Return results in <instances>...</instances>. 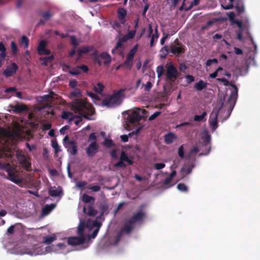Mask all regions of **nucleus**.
I'll use <instances>...</instances> for the list:
<instances>
[{"instance_id": "obj_51", "label": "nucleus", "mask_w": 260, "mask_h": 260, "mask_svg": "<svg viewBox=\"0 0 260 260\" xmlns=\"http://www.w3.org/2000/svg\"><path fill=\"white\" fill-rule=\"evenodd\" d=\"M143 86H144V90L145 91H149L152 87V84L149 81L145 84H143Z\"/></svg>"}, {"instance_id": "obj_50", "label": "nucleus", "mask_w": 260, "mask_h": 260, "mask_svg": "<svg viewBox=\"0 0 260 260\" xmlns=\"http://www.w3.org/2000/svg\"><path fill=\"white\" fill-rule=\"evenodd\" d=\"M114 167H115V168H124L126 167V165L124 164V161L120 159V160L118 162L114 165Z\"/></svg>"}, {"instance_id": "obj_36", "label": "nucleus", "mask_w": 260, "mask_h": 260, "mask_svg": "<svg viewBox=\"0 0 260 260\" xmlns=\"http://www.w3.org/2000/svg\"><path fill=\"white\" fill-rule=\"evenodd\" d=\"M104 86L101 82H99L96 85L94 86L93 89L95 92L99 93H102Z\"/></svg>"}, {"instance_id": "obj_53", "label": "nucleus", "mask_w": 260, "mask_h": 260, "mask_svg": "<svg viewBox=\"0 0 260 260\" xmlns=\"http://www.w3.org/2000/svg\"><path fill=\"white\" fill-rule=\"evenodd\" d=\"M161 52H165L164 53V54L162 55H161V58H165L166 57V56L168 55V54L169 53V49H168V47L167 46H164L161 50H160Z\"/></svg>"}, {"instance_id": "obj_9", "label": "nucleus", "mask_w": 260, "mask_h": 260, "mask_svg": "<svg viewBox=\"0 0 260 260\" xmlns=\"http://www.w3.org/2000/svg\"><path fill=\"white\" fill-rule=\"evenodd\" d=\"M142 118V116L141 115L140 111H133L128 114L127 120L129 123L135 124L139 122Z\"/></svg>"}, {"instance_id": "obj_40", "label": "nucleus", "mask_w": 260, "mask_h": 260, "mask_svg": "<svg viewBox=\"0 0 260 260\" xmlns=\"http://www.w3.org/2000/svg\"><path fill=\"white\" fill-rule=\"evenodd\" d=\"M136 32V30H132L130 31H128L126 34H125L124 36L126 37L127 39H128V40L130 39H132L135 36Z\"/></svg>"}, {"instance_id": "obj_37", "label": "nucleus", "mask_w": 260, "mask_h": 260, "mask_svg": "<svg viewBox=\"0 0 260 260\" xmlns=\"http://www.w3.org/2000/svg\"><path fill=\"white\" fill-rule=\"evenodd\" d=\"M84 230V222L80 221L79 225L78 226L77 233L79 236H84L83 231Z\"/></svg>"}, {"instance_id": "obj_22", "label": "nucleus", "mask_w": 260, "mask_h": 260, "mask_svg": "<svg viewBox=\"0 0 260 260\" xmlns=\"http://www.w3.org/2000/svg\"><path fill=\"white\" fill-rule=\"evenodd\" d=\"M49 194L52 197H57L61 196L62 193V190L61 188L56 189L51 187L48 190Z\"/></svg>"}, {"instance_id": "obj_28", "label": "nucleus", "mask_w": 260, "mask_h": 260, "mask_svg": "<svg viewBox=\"0 0 260 260\" xmlns=\"http://www.w3.org/2000/svg\"><path fill=\"white\" fill-rule=\"evenodd\" d=\"M100 57L104 60L105 64H109L111 61V57L107 52H103L101 53Z\"/></svg>"}, {"instance_id": "obj_15", "label": "nucleus", "mask_w": 260, "mask_h": 260, "mask_svg": "<svg viewBox=\"0 0 260 260\" xmlns=\"http://www.w3.org/2000/svg\"><path fill=\"white\" fill-rule=\"evenodd\" d=\"M46 42L45 41H41L39 44L37 50L40 55H49L50 54V51L46 49Z\"/></svg>"}, {"instance_id": "obj_60", "label": "nucleus", "mask_w": 260, "mask_h": 260, "mask_svg": "<svg viewBox=\"0 0 260 260\" xmlns=\"http://www.w3.org/2000/svg\"><path fill=\"white\" fill-rule=\"evenodd\" d=\"M26 0H16V7L17 8H21L25 2Z\"/></svg>"}, {"instance_id": "obj_23", "label": "nucleus", "mask_w": 260, "mask_h": 260, "mask_svg": "<svg viewBox=\"0 0 260 260\" xmlns=\"http://www.w3.org/2000/svg\"><path fill=\"white\" fill-rule=\"evenodd\" d=\"M61 117L62 119L69 120L70 122L73 121L74 118L79 117L75 116L72 112L63 111L62 113Z\"/></svg>"}, {"instance_id": "obj_21", "label": "nucleus", "mask_w": 260, "mask_h": 260, "mask_svg": "<svg viewBox=\"0 0 260 260\" xmlns=\"http://www.w3.org/2000/svg\"><path fill=\"white\" fill-rule=\"evenodd\" d=\"M13 111L17 114H19L26 110L25 106L23 105L17 104L11 106Z\"/></svg>"}, {"instance_id": "obj_54", "label": "nucleus", "mask_w": 260, "mask_h": 260, "mask_svg": "<svg viewBox=\"0 0 260 260\" xmlns=\"http://www.w3.org/2000/svg\"><path fill=\"white\" fill-rule=\"evenodd\" d=\"M161 114L160 111H156L154 112L152 115H151L149 118V121H152L154 120L156 117H157Z\"/></svg>"}, {"instance_id": "obj_6", "label": "nucleus", "mask_w": 260, "mask_h": 260, "mask_svg": "<svg viewBox=\"0 0 260 260\" xmlns=\"http://www.w3.org/2000/svg\"><path fill=\"white\" fill-rule=\"evenodd\" d=\"M179 74L177 69L173 64L167 67L166 76L167 79L170 82H174L178 78Z\"/></svg>"}, {"instance_id": "obj_16", "label": "nucleus", "mask_w": 260, "mask_h": 260, "mask_svg": "<svg viewBox=\"0 0 260 260\" xmlns=\"http://www.w3.org/2000/svg\"><path fill=\"white\" fill-rule=\"evenodd\" d=\"M98 150V146L96 142H91L89 146L86 148V151L88 156H93Z\"/></svg>"}, {"instance_id": "obj_43", "label": "nucleus", "mask_w": 260, "mask_h": 260, "mask_svg": "<svg viewBox=\"0 0 260 260\" xmlns=\"http://www.w3.org/2000/svg\"><path fill=\"white\" fill-rule=\"evenodd\" d=\"M136 32V30H132L130 31H128L126 34H125L124 36L126 37L127 39H128V40L130 39H132L135 36Z\"/></svg>"}, {"instance_id": "obj_35", "label": "nucleus", "mask_w": 260, "mask_h": 260, "mask_svg": "<svg viewBox=\"0 0 260 260\" xmlns=\"http://www.w3.org/2000/svg\"><path fill=\"white\" fill-rule=\"evenodd\" d=\"M207 116V112L204 111L201 115H196L193 117V120L196 121H201L206 120V116Z\"/></svg>"}, {"instance_id": "obj_46", "label": "nucleus", "mask_w": 260, "mask_h": 260, "mask_svg": "<svg viewBox=\"0 0 260 260\" xmlns=\"http://www.w3.org/2000/svg\"><path fill=\"white\" fill-rule=\"evenodd\" d=\"M178 190L181 191L187 192L188 190L187 187L184 183H179L177 185Z\"/></svg>"}, {"instance_id": "obj_55", "label": "nucleus", "mask_w": 260, "mask_h": 260, "mask_svg": "<svg viewBox=\"0 0 260 260\" xmlns=\"http://www.w3.org/2000/svg\"><path fill=\"white\" fill-rule=\"evenodd\" d=\"M123 66L126 67L129 69H131L133 66V61H130L126 58L124 61Z\"/></svg>"}, {"instance_id": "obj_29", "label": "nucleus", "mask_w": 260, "mask_h": 260, "mask_svg": "<svg viewBox=\"0 0 260 260\" xmlns=\"http://www.w3.org/2000/svg\"><path fill=\"white\" fill-rule=\"evenodd\" d=\"M81 201L85 203H89L92 202V204L95 201V198L93 197L87 195L86 193L83 194L81 197Z\"/></svg>"}, {"instance_id": "obj_57", "label": "nucleus", "mask_w": 260, "mask_h": 260, "mask_svg": "<svg viewBox=\"0 0 260 260\" xmlns=\"http://www.w3.org/2000/svg\"><path fill=\"white\" fill-rule=\"evenodd\" d=\"M178 154L180 158H184V147L183 145H181L179 147L178 151Z\"/></svg>"}, {"instance_id": "obj_62", "label": "nucleus", "mask_w": 260, "mask_h": 260, "mask_svg": "<svg viewBox=\"0 0 260 260\" xmlns=\"http://www.w3.org/2000/svg\"><path fill=\"white\" fill-rule=\"evenodd\" d=\"M120 23L117 20H115L112 23V27L115 29H119L121 27Z\"/></svg>"}, {"instance_id": "obj_5", "label": "nucleus", "mask_w": 260, "mask_h": 260, "mask_svg": "<svg viewBox=\"0 0 260 260\" xmlns=\"http://www.w3.org/2000/svg\"><path fill=\"white\" fill-rule=\"evenodd\" d=\"M16 157L19 164L23 168L27 171H31V162L22 151H17Z\"/></svg>"}, {"instance_id": "obj_1", "label": "nucleus", "mask_w": 260, "mask_h": 260, "mask_svg": "<svg viewBox=\"0 0 260 260\" xmlns=\"http://www.w3.org/2000/svg\"><path fill=\"white\" fill-rule=\"evenodd\" d=\"M72 109L75 113L80 114L85 119L92 120L90 116L93 115L95 113V109L92 105L87 102L85 100L81 99L75 100L71 105Z\"/></svg>"}, {"instance_id": "obj_18", "label": "nucleus", "mask_w": 260, "mask_h": 260, "mask_svg": "<svg viewBox=\"0 0 260 260\" xmlns=\"http://www.w3.org/2000/svg\"><path fill=\"white\" fill-rule=\"evenodd\" d=\"M134 223L130 222L128 219L124 224L123 226L121 229V232L123 233H125L127 234H129L133 229Z\"/></svg>"}, {"instance_id": "obj_7", "label": "nucleus", "mask_w": 260, "mask_h": 260, "mask_svg": "<svg viewBox=\"0 0 260 260\" xmlns=\"http://www.w3.org/2000/svg\"><path fill=\"white\" fill-rule=\"evenodd\" d=\"M223 105V103H222L220 107L218 110L214 109L210 115L209 123L212 131H215L218 127L217 117L218 112Z\"/></svg>"}, {"instance_id": "obj_49", "label": "nucleus", "mask_w": 260, "mask_h": 260, "mask_svg": "<svg viewBox=\"0 0 260 260\" xmlns=\"http://www.w3.org/2000/svg\"><path fill=\"white\" fill-rule=\"evenodd\" d=\"M11 51H12V53L13 54H17V53L18 52V48H17V46L16 44V43H15V42L13 41L11 42Z\"/></svg>"}, {"instance_id": "obj_42", "label": "nucleus", "mask_w": 260, "mask_h": 260, "mask_svg": "<svg viewBox=\"0 0 260 260\" xmlns=\"http://www.w3.org/2000/svg\"><path fill=\"white\" fill-rule=\"evenodd\" d=\"M136 32V30H132L130 31H128L126 34H125L124 36L126 37L127 39H128V40L130 39H132L135 36Z\"/></svg>"}, {"instance_id": "obj_64", "label": "nucleus", "mask_w": 260, "mask_h": 260, "mask_svg": "<svg viewBox=\"0 0 260 260\" xmlns=\"http://www.w3.org/2000/svg\"><path fill=\"white\" fill-rule=\"evenodd\" d=\"M154 167L156 170H160L165 167V164L164 163H156L154 165Z\"/></svg>"}, {"instance_id": "obj_20", "label": "nucleus", "mask_w": 260, "mask_h": 260, "mask_svg": "<svg viewBox=\"0 0 260 260\" xmlns=\"http://www.w3.org/2000/svg\"><path fill=\"white\" fill-rule=\"evenodd\" d=\"M176 139V136L175 134L172 133H169L164 136L165 142L167 144L172 143Z\"/></svg>"}, {"instance_id": "obj_8", "label": "nucleus", "mask_w": 260, "mask_h": 260, "mask_svg": "<svg viewBox=\"0 0 260 260\" xmlns=\"http://www.w3.org/2000/svg\"><path fill=\"white\" fill-rule=\"evenodd\" d=\"M145 205H141L140 206V209L136 213H134L132 217L129 219L131 222L134 224L143 219L146 216V213L142 210V209L145 207Z\"/></svg>"}, {"instance_id": "obj_45", "label": "nucleus", "mask_w": 260, "mask_h": 260, "mask_svg": "<svg viewBox=\"0 0 260 260\" xmlns=\"http://www.w3.org/2000/svg\"><path fill=\"white\" fill-rule=\"evenodd\" d=\"M108 206L107 204H101L100 206V210L101 212V215L107 212Z\"/></svg>"}, {"instance_id": "obj_24", "label": "nucleus", "mask_w": 260, "mask_h": 260, "mask_svg": "<svg viewBox=\"0 0 260 260\" xmlns=\"http://www.w3.org/2000/svg\"><path fill=\"white\" fill-rule=\"evenodd\" d=\"M128 41V39L124 35L123 37L119 38L118 41L116 43L115 48L112 50V53H114V51L120 48L122 46V43H125Z\"/></svg>"}, {"instance_id": "obj_38", "label": "nucleus", "mask_w": 260, "mask_h": 260, "mask_svg": "<svg viewBox=\"0 0 260 260\" xmlns=\"http://www.w3.org/2000/svg\"><path fill=\"white\" fill-rule=\"evenodd\" d=\"M51 146L54 149L55 153H57L58 152L61 151L56 139L52 140L51 141Z\"/></svg>"}, {"instance_id": "obj_59", "label": "nucleus", "mask_w": 260, "mask_h": 260, "mask_svg": "<svg viewBox=\"0 0 260 260\" xmlns=\"http://www.w3.org/2000/svg\"><path fill=\"white\" fill-rule=\"evenodd\" d=\"M122 234H123V233L121 231L119 232L117 234V236L115 239V242H114L115 245H117L119 242V241H120V240L122 238Z\"/></svg>"}, {"instance_id": "obj_27", "label": "nucleus", "mask_w": 260, "mask_h": 260, "mask_svg": "<svg viewBox=\"0 0 260 260\" xmlns=\"http://www.w3.org/2000/svg\"><path fill=\"white\" fill-rule=\"evenodd\" d=\"M235 9L238 14H240L244 11V5L242 1L238 0L237 1Z\"/></svg>"}, {"instance_id": "obj_44", "label": "nucleus", "mask_w": 260, "mask_h": 260, "mask_svg": "<svg viewBox=\"0 0 260 260\" xmlns=\"http://www.w3.org/2000/svg\"><path fill=\"white\" fill-rule=\"evenodd\" d=\"M53 58H54V56L53 55H51L48 57H45L43 58H41V60L43 61L42 63L44 65L47 66L48 64V62L49 61H52L53 59Z\"/></svg>"}, {"instance_id": "obj_32", "label": "nucleus", "mask_w": 260, "mask_h": 260, "mask_svg": "<svg viewBox=\"0 0 260 260\" xmlns=\"http://www.w3.org/2000/svg\"><path fill=\"white\" fill-rule=\"evenodd\" d=\"M56 239V236L54 235L52 236H47L43 237V243L46 244H50Z\"/></svg>"}, {"instance_id": "obj_11", "label": "nucleus", "mask_w": 260, "mask_h": 260, "mask_svg": "<svg viewBox=\"0 0 260 260\" xmlns=\"http://www.w3.org/2000/svg\"><path fill=\"white\" fill-rule=\"evenodd\" d=\"M18 69V67L17 64L13 62L4 71L3 74L6 77H11L16 74Z\"/></svg>"}, {"instance_id": "obj_48", "label": "nucleus", "mask_w": 260, "mask_h": 260, "mask_svg": "<svg viewBox=\"0 0 260 260\" xmlns=\"http://www.w3.org/2000/svg\"><path fill=\"white\" fill-rule=\"evenodd\" d=\"M222 70H223V68L221 67H218V68L216 70V71L210 74L209 77L211 78H215L218 75V73L219 71H222Z\"/></svg>"}, {"instance_id": "obj_30", "label": "nucleus", "mask_w": 260, "mask_h": 260, "mask_svg": "<svg viewBox=\"0 0 260 260\" xmlns=\"http://www.w3.org/2000/svg\"><path fill=\"white\" fill-rule=\"evenodd\" d=\"M120 159L124 162H127L129 165H132L133 164V160L129 158L127 154L123 151L121 153Z\"/></svg>"}, {"instance_id": "obj_52", "label": "nucleus", "mask_w": 260, "mask_h": 260, "mask_svg": "<svg viewBox=\"0 0 260 260\" xmlns=\"http://www.w3.org/2000/svg\"><path fill=\"white\" fill-rule=\"evenodd\" d=\"M164 70L162 66H159L156 68V73L158 77H160L163 74Z\"/></svg>"}, {"instance_id": "obj_41", "label": "nucleus", "mask_w": 260, "mask_h": 260, "mask_svg": "<svg viewBox=\"0 0 260 260\" xmlns=\"http://www.w3.org/2000/svg\"><path fill=\"white\" fill-rule=\"evenodd\" d=\"M136 32V30H132L130 31H128L126 34H125L124 36L126 37L127 39H128V40L130 39H132L135 36Z\"/></svg>"}, {"instance_id": "obj_61", "label": "nucleus", "mask_w": 260, "mask_h": 260, "mask_svg": "<svg viewBox=\"0 0 260 260\" xmlns=\"http://www.w3.org/2000/svg\"><path fill=\"white\" fill-rule=\"evenodd\" d=\"M185 78L186 79V81L187 83L188 84L191 83L192 82L194 81V78L192 75H187L185 76Z\"/></svg>"}, {"instance_id": "obj_63", "label": "nucleus", "mask_w": 260, "mask_h": 260, "mask_svg": "<svg viewBox=\"0 0 260 260\" xmlns=\"http://www.w3.org/2000/svg\"><path fill=\"white\" fill-rule=\"evenodd\" d=\"M88 140L89 141H92V142H96V136L95 134L94 133H91L89 136Z\"/></svg>"}, {"instance_id": "obj_19", "label": "nucleus", "mask_w": 260, "mask_h": 260, "mask_svg": "<svg viewBox=\"0 0 260 260\" xmlns=\"http://www.w3.org/2000/svg\"><path fill=\"white\" fill-rule=\"evenodd\" d=\"M88 211L86 212V208L84 207L83 212L84 213H86L89 216H94L98 213V211L93 208V204L88 206Z\"/></svg>"}, {"instance_id": "obj_12", "label": "nucleus", "mask_w": 260, "mask_h": 260, "mask_svg": "<svg viewBox=\"0 0 260 260\" xmlns=\"http://www.w3.org/2000/svg\"><path fill=\"white\" fill-rule=\"evenodd\" d=\"M88 71V67L86 65L82 64L73 68L72 70L69 71V73L72 75L76 76L81 74L82 72L87 73Z\"/></svg>"}, {"instance_id": "obj_17", "label": "nucleus", "mask_w": 260, "mask_h": 260, "mask_svg": "<svg viewBox=\"0 0 260 260\" xmlns=\"http://www.w3.org/2000/svg\"><path fill=\"white\" fill-rule=\"evenodd\" d=\"M117 15L119 20L121 24H124L126 22V20L125 17L127 14L126 10L123 8H119L117 10Z\"/></svg>"}, {"instance_id": "obj_31", "label": "nucleus", "mask_w": 260, "mask_h": 260, "mask_svg": "<svg viewBox=\"0 0 260 260\" xmlns=\"http://www.w3.org/2000/svg\"><path fill=\"white\" fill-rule=\"evenodd\" d=\"M55 207V205L54 204H51L49 205H46L44 208L43 209L42 212L45 215L48 214Z\"/></svg>"}, {"instance_id": "obj_34", "label": "nucleus", "mask_w": 260, "mask_h": 260, "mask_svg": "<svg viewBox=\"0 0 260 260\" xmlns=\"http://www.w3.org/2000/svg\"><path fill=\"white\" fill-rule=\"evenodd\" d=\"M29 39L25 36H23L20 42V46H23L24 48H27L28 46Z\"/></svg>"}, {"instance_id": "obj_26", "label": "nucleus", "mask_w": 260, "mask_h": 260, "mask_svg": "<svg viewBox=\"0 0 260 260\" xmlns=\"http://www.w3.org/2000/svg\"><path fill=\"white\" fill-rule=\"evenodd\" d=\"M93 50H94V47L92 46H82V47L79 48L78 50L79 55H81L82 54H86Z\"/></svg>"}, {"instance_id": "obj_4", "label": "nucleus", "mask_w": 260, "mask_h": 260, "mask_svg": "<svg viewBox=\"0 0 260 260\" xmlns=\"http://www.w3.org/2000/svg\"><path fill=\"white\" fill-rule=\"evenodd\" d=\"M125 89H120L118 90H114L112 94L105 98L101 103L103 107L112 108L120 105L122 103V97L124 96L123 92Z\"/></svg>"}, {"instance_id": "obj_3", "label": "nucleus", "mask_w": 260, "mask_h": 260, "mask_svg": "<svg viewBox=\"0 0 260 260\" xmlns=\"http://www.w3.org/2000/svg\"><path fill=\"white\" fill-rule=\"evenodd\" d=\"M216 80L223 82L224 86L230 85L234 89V90L231 92L228 99L227 103L225 105V107H226L228 112L229 113L228 116H229L234 109L238 98V88L235 84L229 82L225 78H217Z\"/></svg>"}, {"instance_id": "obj_25", "label": "nucleus", "mask_w": 260, "mask_h": 260, "mask_svg": "<svg viewBox=\"0 0 260 260\" xmlns=\"http://www.w3.org/2000/svg\"><path fill=\"white\" fill-rule=\"evenodd\" d=\"M207 83L201 79L198 82L194 84V88L197 91H201L207 87Z\"/></svg>"}, {"instance_id": "obj_2", "label": "nucleus", "mask_w": 260, "mask_h": 260, "mask_svg": "<svg viewBox=\"0 0 260 260\" xmlns=\"http://www.w3.org/2000/svg\"><path fill=\"white\" fill-rule=\"evenodd\" d=\"M0 169L4 170L8 174L7 179L15 183L20 185L23 181V177L20 175L15 167L9 164H5L0 161Z\"/></svg>"}, {"instance_id": "obj_14", "label": "nucleus", "mask_w": 260, "mask_h": 260, "mask_svg": "<svg viewBox=\"0 0 260 260\" xmlns=\"http://www.w3.org/2000/svg\"><path fill=\"white\" fill-rule=\"evenodd\" d=\"M185 46H176L175 44H171L170 52L174 55H179L185 52Z\"/></svg>"}, {"instance_id": "obj_13", "label": "nucleus", "mask_w": 260, "mask_h": 260, "mask_svg": "<svg viewBox=\"0 0 260 260\" xmlns=\"http://www.w3.org/2000/svg\"><path fill=\"white\" fill-rule=\"evenodd\" d=\"M68 152L71 155H74L77 152V145L74 141H69L65 146Z\"/></svg>"}, {"instance_id": "obj_10", "label": "nucleus", "mask_w": 260, "mask_h": 260, "mask_svg": "<svg viewBox=\"0 0 260 260\" xmlns=\"http://www.w3.org/2000/svg\"><path fill=\"white\" fill-rule=\"evenodd\" d=\"M85 241V236H79V237H69L67 240V242L68 245L72 246H76L83 244Z\"/></svg>"}, {"instance_id": "obj_47", "label": "nucleus", "mask_w": 260, "mask_h": 260, "mask_svg": "<svg viewBox=\"0 0 260 260\" xmlns=\"http://www.w3.org/2000/svg\"><path fill=\"white\" fill-rule=\"evenodd\" d=\"M103 144L106 146L107 148H110L111 147H112L114 145V144L113 142V141L112 140H109V139H106L104 143H103Z\"/></svg>"}, {"instance_id": "obj_33", "label": "nucleus", "mask_w": 260, "mask_h": 260, "mask_svg": "<svg viewBox=\"0 0 260 260\" xmlns=\"http://www.w3.org/2000/svg\"><path fill=\"white\" fill-rule=\"evenodd\" d=\"M53 16V13L49 11L44 12L42 13L41 16L46 21L50 20V19Z\"/></svg>"}, {"instance_id": "obj_58", "label": "nucleus", "mask_w": 260, "mask_h": 260, "mask_svg": "<svg viewBox=\"0 0 260 260\" xmlns=\"http://www.w3.org/2000/svg\"><path fill=\"white\" fill-rule=\"evenodd\" d=\"M81 94V91L80 89L78 88H75L74 90L71 92V95L77 97L80 95Z\"/></svg>"}, {"instance_id": "obj_56", "label": "nucleus", "mask_w": 260, "mask_h": 260, "mask_svg": "<svg viewBox=\"0 0 260 260\" xmlns=\"http://www.w3.org/2000/svg\"><path fill=\"white\" fill-rule=\"evenodd\" d=\"M218 60L216 58L209 59L206 61V65L207 67L210 66L212 63H217Z\"/></svg>"}, {"instance_id": "obj_39", "label": "nucleus", "mask_w": 260, "mask_h": 260, "mask_svg": "<svg viewBox=\"0 0 260 260\" xmlns=\"http://www.w3.org/2000/svg\"><path fill=\"white\" fill-rule=\"evenodd\" d=\"M6 49L5 45L3 42H1L0 51H1V53H0V57H1L2 58H4L6 56Z\"/></svg>"}]
</instances>
